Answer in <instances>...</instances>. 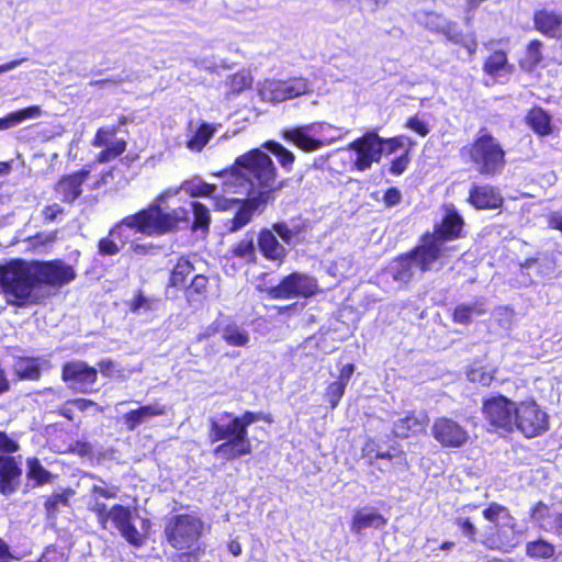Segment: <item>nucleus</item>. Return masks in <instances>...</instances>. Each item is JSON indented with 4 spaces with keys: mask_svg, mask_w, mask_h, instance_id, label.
I'll return each instance as SVG.
<instances>
[{
    "mask_svg": "<svg viewBox=\"0 0 562 562\" xmlns=\"http://www.w3.org/2000/svg\"><path fill=\"white\" fill-rule=\"evenodd\" d=\"M77 277L75 269L60 259L25 262L14 259L0 266V284L8 303L18 307L36 304L35 286L61 288Z\"/></svg>",
    "mask_w": 562,
    "mask_h": 562,
    "instance_id": "f03ea898",
    "label": "nucleus"
},
{
    "mask_svg": "<svg viewBox=\"0 0 562 562\" xmlns=\"http://www.w3.org/2000/svg\"><path fill=\"white\" fill-rule=\"evenodd\" d=\"M346 385L337 381H333L326 386L324 397L329 403L331 409H335L339 405L346 392Z\"/></svg>",
    "mask_w": 562,
    "mask_h": 562,
    "instance_id": "3c124183",
    "label": "nucleus"
},
{
    "mask_svg": "<svg viewBox=\"0 0 562 562\" xmlns=\"http://www.w3.org/2000/svg\"><path fill=\"white\" fill-rule=\"evenodd\" d=\"M90 175V169L82 168L69 175L61 176L56 186L55 191L60 195L65 203H74L82 194V184Z\"/></svg>",
    "mask_w": 562,
    "mask_h": 562,
    "instance_id": "b1692460",
    "label": "nucleus"
},
{
    "mask_svg": "<svg viewBox=\"0 0 562 562\" xmlns=\"http://www.w3.org/2000/svg\"><path fill=\"white\" fill-rule=\"evenodd\" d=\"M387 524V519L375 510H371L364 513L362 510H357L353 515L350 529L355 533H361L362 530L368 528L380 529L385 527Z\"/></svg>",
    "mask_w": 562,
    "mask_h": 562,
    "instance_id": "7c9ffc66",
    "label": "nucleus"
},
{
    "mask_svg": "<svg viewBox=\"0 0 562 562\" xmlns=\"http://www.w3.org/2000/svg\"><path fill=\"white\" fill-rule=\"evenodd\" d=\"M223 340L232 347H244L249 342V335L235 324L225 326L222 335Z\"/></svg>",
    "mask_w": 562,
    "mask_h": 562,
    "instance_id": "49530a36",
    "label": "nucleus"
},
{
    "mask_svg": "<svg viewBox=\"0 0 562 562\" xmlns=\"http://www.w3.org/2000/svg\"><path fill=\"white\" fill-rule=\"evenodd\" d=\"M71 450L77 454L85 457L92 452V447L89 442L76 441L75 447Z\"/></svg>",
    "mask_w": 562,
    "mask_h": 562,
    "instance_id": "338daca9",
    "label": "nucleus"
},
{
    "mask_svg": "<svg viewBox=\"0 0 562 562\" xmlns=\"http://www.w3.org/2000/svg\"><path fill=\"white\" fill-rule=\"evenodd\" d=\"M356 367L353 363H347L339 369L337 382H341L344 385H348L352 374L355 373Z\"/></svg>",
    "mask_w": 562,
    "mask_h": 562,
    "instance_id": "0e129e2a",
    "label": "nucleus"
},
{
    "mask_svg": "<svg viewBox=\"0 0 562 562\" xmlns=\"http://www.w3.org/2000/svg\"><path fill=\"white\" fill-rule=\"evenodd\" d=\"M414 259L416 268L425 273L430 271L432 266L443 256V245L429 235V231L425 232L419 244L408 250Z\"/></svg>",
    "mask_w": 562,
    "mask_h": 562,
    "instance_id": "dca6fc26",
    "label": "nucleus"
},
{
    "mask_svg": "<svg viewBox=\"0 0 562 562\" xmlns=\"http://www.w3.org/2000/svg\"><path fill=\"white\" fill-rule=\"evenodd\" d=\"M554 553V546L543 539L529 541L526 544V554L532 559H549L552 558Z\"/></svg>",
    "mask_w": 562,
    "mask_h": 562,
    "instance_id": "c03bdc74",
    "label": "nucleus"
},
{
    "mask_svg": "<svg viewBox=\"0 0 562 562\" xmlns=\"http://www.w3.org/2000/svg\"><path fill=\"white\" fill-rule=\"evenodd\" d=\"M467 202L475 210L492 211L503 206L504 198L499 190L492 184H472Z\"/></svg>",
    "mask_w": 562,
    "mask_h": 562,
    "instance_id": "412c9836",
    "label": "nucleus"
},
{
    "mask_svg": "<svg viewBox=\"0 0 562 562\" xmlns=\"http://www.w3.org/2000/svg\"><path fill=\"white\" fill-rule=\"evenodd\" d=\"M155 300L145 296L142 290H137L134 297L128 302V310L131 313L137 314L139 311L154 310Z\"/></svg>",
    "mask_w": 562,
    "mask_h": 562,
    "instance_id": "603ef678",
    "label": "nucleus"
},
{
    "mask_svg": "<svg viewBox=\"0 0 562 562\" xmlns=\"http://www.w3.org/2000/svg\"><path fill=\"white\" fill-rule=\"evenodd\" d=\"M430 430L432 438L446 449H460L470 440L465 426L451 417L440 416L435 418Z\"/></svg>",
    "mask_w": 562,
    "mask_h": 562,
    "instance_id": "4468645a",
    "label": "nucleus"
},
{
    "mask_svg": "<svg viewBox=\"0 0 562 562\" xmlns=\"http://www.w3.org/2000/svg\"><path fill=\"white\" fill-rule=\"evenodd\" d=\"M190 207L192 212L190 229L193 233L209 234L212 222L209 207L200 201L190 202Z\"/></svg>",
    "mask_w": 562,
    "mask_h": 562,
    "instance_id": "72a5a7b5",
    "label": "nucleus"
},
{
    "mask_svg": "<svg viewBox=\"0 0 562 562\" xmlns=\"http://www.w3.org/2000/svg\"><path fill=\"white\" fill-rule=\"evenodd\" d=\"M20 450L16 439L0 430V493L9 496L20 486L22 469L12 456Z\"/></svg>",
    "mask_w": 562,
    "mask_h": 562,
    "instance_id": "9d476101",
    "label": "nucleus"
},
{
    "mask_svg": "<svg viewBox=\"0 0 562 562\" xmlns=\"http://www.w3.org/2000/svg\"><path fill=\"white\" fill-rule=\"evenodd\" d=\"M59 505H68V496L65 493H53L44 503V507L48 514L57 512Z\"/></svg>",
    "mask_w": 562,
    "mask_h": 562,
    "instance_id": "13d9d810",
    "label": "nucleus"
},
{
    "mask_svg": "<svg viewBox=\"0 0 562 562\" xmlns=\"http://www.w3.org/2000/svg\"><path fill=\"white\" fill-rule=\"evenodd\" d=\"M347 148L356 154L351 170L358 172L371 169L373 164L380 162L383 155V148L379 147V134L375 130L364 132L349 143Z\"/></svg>",
    "mask_w": 562,
    "mask_h": 562,
    "instance_id": "f8f14e48",
    "label": "nucleus"
},
{
    "mask_svg": "<svg viewBox=\"0 0 562 562\" xmlns=\"http://www.w3.org/2000/svg\"><path fill=\"white\" fill-rule=\"evenodd\" d=\"M515 428L527 439L540 437L550 428V416L535 398L519 401L515 409Z\"/></svg>",
    "mask_w": 562,
    "mask_h": 562,
    "instance_id": "1a4fd4ad",
    "label": "nucleus"
},
{
    "mask_svg": "<svg viewBox=\"0 0 562 562\" xmlns=\"http://www.w3.org/2000/svg\"><path fill=\"white\" fill-rule=\"evenodd\" d=\"M404 126L420 137H426L430 132L428 123L419 119L417 115L408 117Z\"/></svg>",
    "mask_w": 562,
    "mask_h": 562,
    "instance_id": "4d7b16f0",
    "label": "nucleus"
},
{
    "mask_svg": "<svg viewBox=\"0 0 562 562\" xmlns=\"http://www.w3.org/2000/svg\"><path fill=\"white\" fill-rule=\"evenodd\" d=\"M460 157L483 177L501 175L507 164L502 143L484 126L460 148Z\"/></svg>",
    "mask_w": 562,
    "mask_h": 562,
    "instance_id": "423d86ee",
    "label": "nucleus"
},
{
    "mask_svg": "<svg viewBox=\"0 0 562 562\" xmlns=\"http://www.w3.org/2000/svg\"><path fill=\"white\" fill-rule=\"evenodd\" d=\"M429 418L426 413L417 414L415 411L406 412L393 425V435L400 439L418 437L426 432Z\"/></svg>",
    "mask_w": 562,
    "mask_h": 562,
    "instance_id": "5701e85b",
    "label": "nucleus"
},
{
    "mask_svg": "<svg viewBox=\"0 0 562 562\" xmlns=\"http://www.w3.org/2000/svg\"><path fill=\"white\" fill-rule=\"evenodd\" d=\"M26 477L32 487H40L50 483L53 475L36 457H32L26 459Z\"/></svg>",
    "mask_w": 562,
    "mask_h": 562,
    "instance_id": "c9c22d12",
    "label": "nucleus"
},
{
    "mask_svg": "<svg viewBox=\"0 0 562 562\" xmlns=\"http://www.w3.org/2000/svg\"><path fill=\"white\" fill-rule=\"evenodd\" d=\"M485 312V308L480 304H459L451 313V321L454 324L469 326L474 315H483Z\"/></svg>",
    "mask_w": 562,
    "mask_h": 562,
    "instance_id": "58836bf2",
    "label": "nucleus"
},
{
    "mask_svg": "<svg viewBox=\"0 0 562 562\" xmlns=\"http://www.w3.org/2000/svg\"><path fill=\"white\" fill-rule=\"evenodd\" d=\"M282 138L304 153H313L341 138L339 128L328 123L295 126L282 131Z\"/></svg>",
    "mask_w": 562,
    "mask_h": 562,
    "instance_id": "6e6552de",
    "label": "nucleus"
},
{
    "mask_svg": "<svg viewBox=\"0 0 562 562\" xmlns=\"http://www.w3.org/2000/svg\"><path fill=\"white\" fill-rule=\"evenodd\" d=\"M14 374L19 380H40L42 371L38 360L33 357L20 358L14 364Z\"/></svg>",
    "mask_w": 562,
    "mask_h": 562,
    "instance_id": "e433bc0d",
    "label": "nucleus"
},
{
    "mask_svg": "<svg viewBox=\"0 0 562 562\" xmlns=\"http://www.w3.org/2000/svg\"><path fill=\"white\" fill-rule=\"evenodd\" d=\"M396 267L393 272V279L395 281L407 282L413 277L414 259L409 251L400 254L395 258Z\"/></svg>",
    "mask_w": 562,
    "mask_h": 562,
    "instance_id": "79ce46f5",
    "label": "nucleus"
},
{
    "mask_svg": "<svg viewBox=\"0 0 562 562\" xmlns=\"http://www.w3.org/2000/svg\"><path fill=\"white\" fill-rule=\"evenodd\" d=\"M215 133L214 127L207 123L198 126L194 134L187 140V148L200 153L211 140Z\"/></svg>",
    "mask_w": 562,
    "mask_h": 562,
    "instance_id": "ea45409f",
    "label": "nucleus"
},
{
    "mask_svg": "<svg viewBox=\"0 0 562 562\" xmlns=\"http://www.w3.org/2000/svg\"><path fill=\"white\" fill-rule=\"evenodd\" d=\"M98 368L102 375L109 376L114 368V361L104 359L98 362Z\"/></svg>",
    "mask_w": 562,
    "mask_h": 562,
    "instance_id": "774afa93",
    "label": "nucleus"
},
{
    "mask_svg": "<svg viewBox=\"0 0 562 562\" xmlns=\"http://www.w3.org/2000/svg\"><path fill=\"white\" fill-rule=\"evenodd\" d=\"M67 404L75 405L81 412H85L89 407L97 405V403L94 401L89 400V398H74V400L67 401Z\"/></svg>",
    "mask_w": 562,
    "mask_h": 562,
    "instance_id": "69168bd1",
    "label": "nucleus"
},
{
    "mask_svg": "<svg viewBox=\"0 0 562 562\" xmlns=\"http://www.w3.org/2000/svg\"><path fill=\"white\" fill-rule=\"evenodd\" d=\"M98 254L102 257L116 256L121 251V246L108 234L106 237H102L97 244Z\"/></svg>",
    "mask_w": 562,
    "mask_h": 562,
    "instance_id": "864d4df0",
    "label": "nucleus"
},
{
    "mask_svg": "<svg viewBox=\"0 0 562 562\" xmlns=\"http://www.w3.org/2000/svg\"><path fill=\"white\" fill-rule=\"evenodd\" d=\"M482 515L487 521L494 524L492 531L486 537V546L490 549L505 552L513 549L515 547L513 538H508L504 533L503 529L498 526L499 519L512 518L507 507L496 502H492L487 505L486 508L483 509Z\"/></svg>",
    "mask_w": 562,
    "mask_h": 562,
    "instance_id": "2eb2a0df",
    "label": "nucleus"
},
{
    "mask_svg": "<svg viewBox=\"0 0 562 562\" xmlns=\"http://www.w3.org/2000/svg\"><path fill=\"white\" fill-rule=\"evenodd\" d=\"M263 147L267 148L277 157L282 168H284L286 171H290L292 169L293 164L295 161V156L291 150H289L283 145L274 140L266 142L263 144Z\"/></svg>",
    "mask_w": 562,
    "mask_h": 562,
    "instance_id": "37998d69",
    "label": "nucleus"
},
{
    "mask_svg": "<svg viewBox=\"0 0 562 562\" xmlns=\"http://www.w3.org/2000/svg\"><path fill=\"white\" fill-rule=\"evenodd\" d=\"M42 115V108L40 105H30L16 111L10 112L3 117H0V131L13 128L21 123L37 119Z\"/></svg>",
    "mask_w": 562,
    "mask_h": 562,
    "instance_id": "473e14b6",
    "label": "nucleus"
},
{
    "mask_svg": "<svg viewBox=\"0 0 562 562\" xmlns=\"http://www.w3.org/2000/svg\"><path fill=\"white\" fill-rule=\"evenodd\" d=\"M445 36L448 42L464 47L470 58L475 55L477 50V40L474 34L467 37L462 32L452 33L447 31L445 32Z\"/></svg>",
    "mask_w": 562,
    "mask_h": 562,
    "instance_id": "8fccbe9b",
    "label": "nucleus"
},
{
    "mask_svg": "<svg viewBox=\"0 0 562 562\" xmlns=\"http://www.w3.org/2000/svg\"><path fill=\"white\" fill-rule=\"evenodd\" d=\"M127 148V143L124 139H117L116 142L112 143L111 145L104 146L105 153L109 154L111 159H115L120 157L122 154L125 153Z\"/></svg>",
    "mask_w": 562,
    "mask_h": 562,
    "instance_id": "680f3d73",
    "label": "nucleus"
},
{
    "mask_svg": "<svg viewBox=\"0 0 562 562\" xmlns=\"http://www.w3.org/2000/svg\"><path fill=\"white\" fill-rule=\"evenodd\" d=\"M166 414V407L161 404L154 403L142 405L135 409L126 412L122 419L128 431H134L144 422L159 417Z\"/></svg>",
    "mask_w": 562,
    "mask_h": 562,
    "instance_id": "bb28decb",
    "label": "nucleus"
},
{
    "mask_svg": "<svg viewBox=\"0 0 562 562\" xmlns=\"http://www.w3.org/2000/svg\"><path fill=\"white\" fill-rule=\"evenodd\" d=\"M227 178L225 184L249 186L247 198L236 204L234 216L224 224L229 234L237 233L251 223L256 214H261L273 198L277 169L268 154L259 148L238 156L234 164L216 173Z\"/></svg>",
    "mask_w": 562,
    "mask_h": 562,
    "instance_id": "f257e3e1",
    "label": "nucleus"
},
{
    "mask_svg": "<svg viewBox=\"0 0 562 562\" xmlns=\"http://www.w3.org/2000/svg\"><path fill=\"white\" fill-rule=\"evenodd\" d=\"M182 189L190 198H212L216 191V186L203 180L186 181Z\"/></svg>",
    "mask_w": 562,
    "mask_h": 562,
    "instance_id": "a18cd8bd",
    "label": "nucleus"
},
{
    "mask_svg": "<svg viewBox=\"0 0 562 562\" xmlns=\"http://www.w3.org/2000/svg\"><path fill=\"white\" fill-rule=\"evenodd\" d=\"M401 201H402V193L397 188L391 187L385 190V192L383 194V203L386 207H393V206L400 204Z\"/></svg>",
    "mask_w": 562,
    "mask_h": 562,
    "instance_id": "052dcab7",
    "label": "nucleus"
},
{
    "mask_svg": "<svg viewBox=\"0 0 562 562\" xmlns=\"http://www.w3.org/2000/svg\"><path fill=\"white\" fill-rule=\"evenodd\" d=\"M516 404L502 394L484 398L481 407L483 418L495 430L513 432Z\"/></svg>",
    "mask_w": 562,
    "mask_h": 562,
    "instance_id": "9b49d317",
    "label": "nucleus"
},
{
    "mask_svg": "<svg viewBox=\"0 0 562 562\" xmlns=\"http://www.w3.org/2000/svg\"><path fill=\"white\" fill-rule=\"evenodd\" d=\"M543 43L539 38L530 40L525 49L522 58L519 59V67L526 72L535 71L543 61Z\"/></svg>",
    "mask_w": 562,
    "mask_h": 562,
    "instance_id": "2f4dec72",
    "label": "nucleus"
},
{
    "mask_svg": "<svg viewBox=\"0 0 562 562\" xmlns=\"http://www.w3.org/2000/svg\"><path fill=\"white\" fill-rule=\"evenodd\" d=\"M61 380L81 393L89 392L98 380V371L85 361H68L61 366Z\"/></svg>",
    "mask_w": 562,
    "mask_h": 562,
    "instance_id": "6ab92c4d",
    "label": "nucleus"
},
{
    "mask_svg": "<svg viewBox=\"0 0 562 562\" xmlns=\"http://www.w3.org/2000/svg\"><path fill=\"white\" fill-rule=\"evenodd\" d=\"M280 238V241L285 245H293L300 241L299 236L304 229L303 225H295L290 227L286 222L279 221L271 224L269 227Z\"/></svg>",
    "mask_w": 562,
    "mask_h": 562,
    "instance_id": "4c0bfd02",
    "label": "nucleus"
},
{
    "mask_svg": "<svg viewBox=\"0 0 562 562\" xmlns=\"http://www.w3.org/2000/svg\"><path fill=\"white\" fill-rule=\"evenodd\" d=\"M188 222L187 209L177 207L171 212H165L160 204L150 203L145 209L120 220L109 229L108 234L115 241H120L119 245L123 248L128 240L126 228L145 236H162L177 232L181 223Z\"/></svg>",
    "mask_w": 562,
    "mask_h": 562,
    "instance_id": "39448f33",
    "label": "nucleus"
},
{
    "mask_svg": "<svg viewBox=\"0 0 562 562\" xmlns=\"http://www.w3.org/2000/svg\"><path fill=\"white\" fill-rule=\"evenodd\" d=\"M117 132V126L100 127L97 130L91 140V145L97 148L104 147L109 144L110 138L114 137Z\"/></svg>",
    "mask_w": 562,
    "mask_h": 562,
    "instance_id": "5fc2aeb1",
    "label": "nucleus"
},
{
    "mask_svg": "<svg viewBox=\"0 0 562 562\" xmlns=\"http://www.w3.org/2000/svg\"><path fill=\"white\" fill-rule=\"evenodd\" d=\"M268 272L258 274L256 291L266 294L269 300H307L322 292L317 279L307 273L293 271L282 277L276 285L268 284Z\"/></svg>",
    "mask_w": 562,
    "mask_h": 562,
    "instance_id": "0eeeda50",
    "label": "nucleus"
},
{
    "mask_svg": "<svg viewBox=\"0 0 562 562\" xmlns=\"http://www.w3.org/2000/svg\"><path fill=\"white\" fill-rule=\"evenodd\" d=\"M113 514H115V521L113 525L125 541L136 549L142 548L145 544L146 537L140 533L134 525L131 508H114Z\"/></svg>",
    "mask_w": 562,
    "mask_h": 562,
    "instance_id": "393cba45",
    "label": "nucleus"
},
{
    "mask_svg": "<svg viewBox=\"0 0 562 562\" xmlns=\"http://www.w3.org/2000/svg\"><path fill=\"white\" fill-rule=\"evenodd\" d=\"M183 293L189 304L201 303L207 297L209 278L202 273L195 274L183 290Z\"/></svg>",
    "mask_w": 562,
    "mask_h": 562,
    "instance_id": "f704fd0d",
    "label": "nucleus"
},
{
    "mask_svg": "<svg viewBox=\"0 0 562 562\" xmlns=\"http://www.w3.org/2000/svg\"><path fill=\"white\" fill-rule=\"evenodd\" d=\"M467 379L483 387H488L495 380V371L488 370L485 366L474 363L467 369Z\"/></svg>",
    "mask_w": 562,
    "mask_h": 562,
    "instance_id": "a19ab883",
    "label": "nucleus"
},
{
    "mask_svg": "<svg viewBox=\"0 0 562 562\" xmlns=\"http://www.w3.org/2000/svg\"><path fill=\"white\" fill-rule=\"evenodd\" d=\"M411 162L409 148H407L402 155L393 158L389 166V172L392 176H401L408 168Z\"/></svg>",
    "mask_w": 562,
    "mask_h": 562,
    "instance_id": "6e6d98bb",
    "label": "nucleus"
},
{
    "mask_svg": "<svg viewBox=\"0 0 562 562\" xmlns=\"http://www.w3.org/2000/svg\"><path fill=\"white\" fill-rule=\"evenodd\" d=\"M306 78H290L286 80H268L260 89L261 98L277 104L310 93Z\"/></svg>",
    "mask_w": 562,
    "mask_h": 562,
    "instance_id": "ddd939ff",
    "label": "nucleus"
},
{
    "mask_svg": "<svg viewBox=\"0 0 562 562\" xmlns=\"http://www.w3.org/2000/svg\"><path fill=\"white\" fill-rule=\"evenodd\" d=\"M274 422L272 414L263 412L245 411L241 415L223 412L220 418H211L209 422L207 438L211 443L218 445L213 453L222 460L232 462L252 452V445L248 435L251 424Z\"/></svg>",
    "mask_w": 562,
    "mask_h": 562,
    "instance_id": "7ed1b4c3",
    "label": "nucleus"
},
{
    "mask_svg": "<svg viewBox=\"0 0 562 562\" xmlns=\"http://www.w3.org/2000/svg\"><path fill=\"white\" fill-rule=\"evenodd\" d=\"M164 539L173 549L170 562H200L206 553L202 541L205 535V522L194 512L170 515L164 526Z\"/></svg>",
    "mask_w": 562,
    "mask_h": 562,
    "instance_id": "20e7f679",
    "label": "nucleus"
},
{
    "mask_svg": "<svg viewBox=\"0 0 562 562\" xmlns=\"http://www.w3.org/2000/svg\"><path fill=\"white\" fill-rule=\"evenodd\" d=\"M64 213V209L59 206L57 203H53L49 205H46L42 210V216L45 222H54L58 215H61Z\"/></svg>",
    "mask_w": 562,
    "mask_h": 562,
    "instance_id": "e2e57ef3",
    "label": "nucleus"
},
{
    "mask_svg": "<svg viewBox=\"0 0 562 562\" xmlns=\"http://www.w3.org/2000/svg\"><path fill=\"white\" fill-rule=\"evenodd\" d=\"M527 126L538 136L544 137L552 133V117L543 108L533 105L525 116Z\"/></svg>",
    "mask_w": 562,
    "mask_h": 562,
    "instance_id": "cd10ccee",
    "label": "nucleus"
},
{
    "mask_svg": "<svg viewBox=\"0 0 562 562\" xmlns=\"http://www.w3.org/2000/svg\"><path fill=\"white\" fill-rule=\"evenodd\" d=\"M465 221L457 211L453 204H450L441 217L440 222L434 225L432 232H429L442 245L448 241H454L465 237Z\"/></svg>",
    "mask_w": 562,
    "mask_h": 562,
    "instance_id": "f3484780",
    "label": "nucleus"
},
{
    "mask_svg": "<svg viewBox=\"0 0 562 562\" xmlns=\"http://www.w3.org/2000/svg\"><path fill=\"white\" fill-rule=\"evenodd\" d=\"M240 199L238 198H225V196H214V210L218 212H227L238 204Z\"/></svg>",
    "mask_w": 562,
    "mask_h": 562,
    "instance_id": "bf43d9fd",
    "label": "nucleus"
},
{
    "mask_svg": "<svg viewBox=\"0 0 562 562\" xmlns=\"http://www.w3.org/2000/svg\"><path fill=\"white\" fill-rule=\"evenodd\" d=\"M405 145L411 149L415 143L405 135H396L389 138H384L379 135V147L383 148V154L386 156L394 154Z\"/></svg>",
    "mask_w": 562,
    "mask_h": 562,
    "instance_id": "de8ad7c7",
    "label": "nucleus"
},
{
    "mask_svg": "<svg viewBox=\"0 0 562 562\" xmlns=\"http://www.w3.org/2000/svg\"><path fill=\"white\" fill-rule=\"evenodd\" d=\"M482 69L486 76L497 79L512 75L514 66L509 63L507 52L498 48L490 53L484 59Z\"/></svg>",
    "mask_w": 562,
    "mask_h": 562,
    "instance_id": "a878e982",
    "label": "nucleus"
},
{
    "mask_svg": "<svg viewBox=\"0 0 562 562\" xmlns=\"http://www.w3.org/2000/svg\"><path fill=\"white\" fill-rule=\"evenodd\" d=\"M533 29L548 38H560L562 36V12L539 8L532 14Z\"/></svg>",
    "mask_w": 562,
    "mask_h": 562,
    "instance_id": "4be33fe9",
    "label": "nucleus"
},
{
    "mask_svg": "<svg viewBox=\"0 0 562 562\" xmlns=\"http://www.w3.org/2000/svg\"><path fill=\"white\" fill-rule=\"evenodd\" d=\"M257 241L255 243L254 237L250 233H247L244 238L235 243L229 249L232 258L239 259L243 263L247 266L257 265Z\"/></svg>",
    "mask_w": 562,
    "mask_h": 562,
    "instance_id": "c85d7f7f",
    "label": "nucleus"
},
{
    "mask_svg": "<svg viewBox=\"0 0 562 562\" xmlns=\"http://www.w3.org/2000/svg\"><path fill=\"white\" fill-rule=\"evenodd\" d=\"M194 265L188 257L181 256L172 267L169 273L167 288H175L177 290H184L188 285V278L194 272Z\"/></svg>",
    "mask_w": 562,
    "mask_h": 562,
    "instance_id": "c756f323",
    "label": "nucleus"
},
{
    "mask_svg": "<svg viewBox=\"0 0 562 562\" xmlns=\"http://www.w3.org/2000/svg\"><path fill=\"white\" fill-rule=\"evenodd\" d=\"M119 487L117 486H100L92 485L91 487V502L89 504L88 509L94 514L98 525L101 529H108V524L111 520L112 524L115 521V514H113L114 508L125 507L121 504H114L110 509L105 503L101 502L99 498L105 499H114L117 497Z\"/></svg>",
    "mask_w": 562,
    "mask_h": 562,
    "instance_id": "a211bd4d",
    "label": "nucleus"
},
{
    "mask_svg": "<svg viewBox=\"0 0 562 562\" xmlns=\"http://www.w3.org/2000/svg\"><path fill=\"white\" fill-rule=\"evenodd\" d=\"M256 241L258 252L266 261L277 267H281L285 262L289 251L272 229L269 227L260 228L257 233Z\"/></svg>",
    "mask_w": 562,
    "mask_h": 562,
    "instance_id": "aec40b11",
    "label": "nucleus"
},
{
    "mask_svg": "<svg viewBox=\"0 0 562 562\" xmlns=\"http://www.w3.org/2000/svg\"><path fill=\"white\" fill-rule=\"evenodd\" d=\"M453 525L458 528L461 537L467 539L469 543H476L479 529L469 516H457Z\"/></svg>",
    "mask_w": 562,
    "mask_h": 562,
    "instance_id": "09e8293b",
    "label": "nucleus"
}]
</instances>
